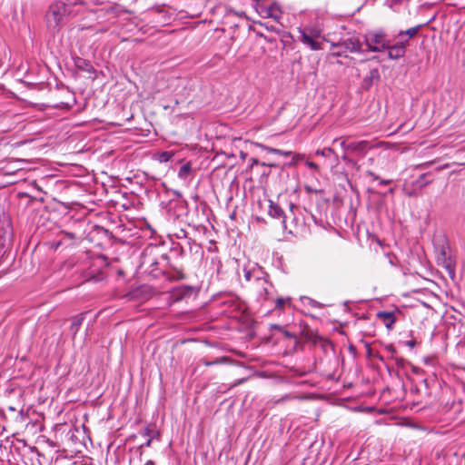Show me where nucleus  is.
Wrapping results in <instances>:
<instances>
[{
  "label": "nucleus",
  "instance_id": "obj_15",
  "mask_svg": "<svg viewBox=\"0 0 465 465\" xmlns=\"http://www.w3.org/2000/svg\"><path fill=\"white\" fill-rule=\"evenodd\" d=\"M420 27H421V25H417V26L411 27L404 31H400L398 34V37L401 38L403 35H408L410 38H412L417 35Z\"/></svg>",
  "mask_w": 465,
  "mask_h": 465
},
{
  "label": "nucleus",
  "instance_id": "obj_16",
  "mask_svg": "<svg viewBox=\"0 0 465 465\" xmlns=\"http://www.w3.org/2000/svg\"><path fill=\"white\" fill-rule=\"evenodd\" d=\"M227 361H228V359L226 357H221V358H218L212 361L203 359V360H201V362L204 366L209 367V366H213V365H216V364L225 363V362H227Z\"/></svg>",
  "mask_w": 465,
  "mask_h": 465
},
{
  "label": "nucleus",
  "instance_id": "obj_37",
  "mask_svg": "<svg viewBox=\"0 0 465 465\" xmlns=\"http://www.w3.org/2000/svg\"><path fill=\"white\" fill-rule=\"evenodd\" d=\"M274 328L277 329V330H282V327L278 326V325H274Z\"/></svg>",
  "mask_w": 465,
  "mask_h": 465
},
{
  "label": "nucleus",
  "instance_id": "obj_23",
  "mask_svg": "<svg viewBox=\"0 0 465 465\" xmlns=\"http://www.w3.org/2000/svg\"><path fill=\"white\" fill-rule=\"evenodd\" d=\"M172 157V154L170 153L164 152L161 155V160L163 161H168Z\"/></svg>",
  "mask_w": 465,
  "mask_h": 465
},
{
  "label": "nucleus",
  "instance_id": "obj_22",
  "mask_svg": "<svg viewBox=\"0 0 465 465\" xmlns=\"http://www.w3.org/2000/svg\"><path fill=\"white\" fill-rule=\"evenodd\" d=\"M370 74H371V78H376V79L380 78V74H379L378 69H372Z\"/></svg>",
  "mask_w": 465,
  "mask_h": 465
},
{
  "label": "nucleus",
  "instance_id": "obj_4",
  "mask_svg": "<svg viewBox=\"0 0 465 465\" xmlns=\"http://www.w3.org/2000/svg\"><path fill=\"white\" fill-rule=\"evenodd\" d=\"M255 8L263 18H272L279 22L282 17V12L280 5L273 0H258Z\"/></svg>",
  "mask_w": 465,
  "mask_h": 465
},
{
  "label": "nucleus",
  "instance_id": "obj_6",
  "mask_svg": "<svg viewBox=\"0 0 465 465\" xmlns=\"http://www.w3.org/2000/svg\"><path fill=\"white\" fill-rule=\"evenodd\" d=\"M159 259L167 260V255H158L153 249H146L143 252L142 266L145 267L146 269H151V271L153 272V270L157 269V265L159 264Z\"/></svg>",
  "mask_w": 465,
  "mask_h": 465
},
{
  "label": "nucleus",
  "instance_id": "obj_36",
  "mask_svg": "<svg viewBox=\"0 0 465 465\" xmlns=\"http://www.w3.org/2000/svg\"><path fill=\"white\" fill-rule=\"evenodd\" d=\"M425 177V174H421L419 178V182L421 181Z\"/></svg>",
  "mask_w": 465,
  "mask_h": 465
},
{
  "label": "nucleus",
  "instance_id": "obj_32",
  "mask_svg": "<svg viewBox=\"0 0 465 465\" xmlns=\"http://www.w3.org/2000/svg\"><path fill=\"white\" fill-rule=\"evenodd\" d=\"M390 183H391L390 180H381V183H383V184H388Z\"/></svg>",
  "mask_w": 465,
  "mask_h": 465
},
{
  "label": "nucleus",
  "instance_id": "obj_5",
  "mask_svg": "<svg viewBox=\"0 0 465 465\" xmlns=\"http://www.w3.org/2000/svg\"><path fill=\"white\" fill-rule=\"evenodd\" d=\"M331 48H343L347 53H361L362 48L361 42L355 36L343 38L338 43L331 42Z\"/></svg>",
  "mask_w": 465,
  "mask_h": 465
},
{
  "label": "nucleus",
  "instance_id": "obj_27",
  "mask_svg": "<svg viewBox=\"0 0 465 465\" xmlns=\"http://www.w3.org/2000/svg\"><path fill=\"white\" fill-rule=\"evenodd\" d=\"M386 350L388 351L391 352V353L396 351V350H395V348H394V346L392 344H390V345L386 346Z\"/></svg>",
  "mask_w": 465,
  "mask_h": 465
},
{
  "label": "nucleus",
  "instance_id": "obj_11",
  "mask_svg": "<svg viewBox=\"0 0 465 465\" xmlns=\"http://www.w3.org/2000/svg\"><path fill=\"white\" fill-rule=\"evenodd\" d=\"M388 57L391 60H396L401 58L405 55V51L402 50V45H391L389 42L388 47Z\"/></svg>",
  "mask_w": 465,
  "mask_h": 465
},
{
  "label": "nucleus",
  "instance_id": "obj_29",
  "mask_svg": "<svg viewBox=\"0 0 465 465\" xmlns=\"http://www.w3.org/2000/svg\"><path fill=\"white\" fill-rule=\"evenodd\" d=\"M407 346L411 347V348H413L415 346V341H408L406 342Z\"/></svg>",
  "mask_w": 465,
  "mask_h": 465
},
{
  "label": "nucleus",
  "instance_id": "obj_25",
  "mask_svg": "<svg viewBox=\"0 0 465 465\" xmlns=\"http://www.w3.org/2000/svg\"><path fill=\"white\" fill-rule=\"evenodd\" d=\"M395 45H402V50H406V46L409 45V40H405V41H400L398 43H396Z\"/></svg>",
  "mask_w": 465,
  "mask_h": 465
},
{
  "label": "nucleus",
  "instance_id": "obj_34",
  "mask_svg": "<svg viewBox=\"0 0 465 465\" xmlns=\"http://www.w3.org/2000/svg\"><path fill=\"white\" fill-rule=\"evenodd\" d=\"M244 381H245L244 379H242V380H240L238 382L234 383V384H233V386H236V385H238V384H240V383L243 382Z\"/></svg>",
  "mask_w": 465,
  "mask_h": 465
},
{
  "label": "nucleus",
  "instance_id": "obj_2",
  "mask_svg": "<svg viewBox=\"0 0 465 465\" xmlns=\"http://www.w3.org/2000/svg\"><path fill=\"white\" fill-rule=\"evenodd\" d=\"M69 15L65 2L62 0L51 4L45 14V22L47 27L57 32L64 24V18Z\"/></svg>",
  "mask_w": 465,
  "mask_h": 465
},
{
  "label": "nucleus",
  "instance_id": "obj_13",
  "mask_svg": "<svg viewBox=\"0 0 465 465\" xmlns=\"http://www.w3.org/2000/svg\"><path fill=\"white\" fill-rule=\"evenodd\" d=\"M83 321H84V316L83 314H79L75 317L73 318L72 320V323H71V327H70V331L73 334V336L74 337L75 334L77 333V331H79L82 323H83Z\"/></svg>",
  "mask_w": 465,
  "mask_h": 465
},
{
  "label": "nucleus",
  "instance_id": "obj_30",
  "mask_svg": "<svg viewBox=\"0 0 465 465\" xmlns=\"http://www.w3.org/2000/svg\"><path fill=\"white\" fill-rule=\"evenodd\" d=\"M283 334L288 338H293L294 336L287 331H283Z\"/></svg>",
  "mask_w": 465,
  "mask_h": 465
},
{
  "label": "nucleus",
  "instance_id": "obj_33",
  "mask_svg": "<svg viewBox=\"0 0 465 465\" xmlns=\"http://www.w3.org/2000/svg\"><path fill=\"white\" fill-rule=\"evenodd\" d=\"M252 164H258L259 163V161L255 158L252 159Z\"/></svg>",
  "mask_w": 465,
  "mask_h": 465
},
{
  "label": "nucleus",
  "instance_id": "obj_31",
  "mask_svg": "<svg viewBox=\"0 0 465 465\" xmlns=\"http://www.w3.org/2000/svg\"><path fill=\"white\" fill-rule=\"evenodd\" d=\"M369 174L375 180H378L379 179V176L378 175H375L372 172H370Z\"/></svg>",
  "mask_w": 465,
  "mask_h": 465
},
{
  "label": "nucleus",
  "instance_id": "obj_12",
  "mask_svg": "<svg viewBox=\"0 0 465 465\" xmlns=\"http://www.w3.org/2000/svg\"><path fill=\"white\" fill-rule=\"evenodd\" d=\"M257 147L261 148L262 150L267 152V153H275V154H280V155H282V156H290L292 154V151H284V150H281V149H276V148H272V147H270V146H267L265 144H262V143H255Z\"/></svg>",
  "mask_w": 465,
  "mask_h": 465
},
{
  "label": "nucleus",
  "instance_id": "obj_20",
  "mask_svg": "<svg viewBox=\"0 0 465 465\" xmlns=\"http://www.w3.org/2000/svg\"><path fill=\"white\" fill-rule=\"evenodd\" d=\"M338 50L337 51H333L330 54V56H333V57H336V56H347V52H344V49L343 48H337Z\"/></svg>",
  "mask_w": 465,
  "mask_h": 465
},
{
  "label": "nucleus",
  "instance_id": "obj_39",
  "mask_svg": "<svg viewBox=\"0 0 465 465\" xmlns=\"http://www.w3.org/2000/svg\"><path fill=\"white\" fill-rule=\"evenodd\" d=\"M338 141H340V139L336 138V139L333 140V143H336Z\"/></svg>",
  "mask_w": 465,
  "mask_h": 465
},
{
  "label": "nucleus",
  "instance_id": "obj_9",
  "mask_svg": "<svg viewBox=\"0 0 465 465\" xmlns=\"http://www.w3.org/2000/svg\"><path fill=\"white\" fill-rule=\"evenodd\" d=\"M395 314V312H378L376 317L382 322L388 330H391L397 321Z\"/></svg>",
  "mask_w": 465,
  "mask_h": 465
},
{
  "label": "nucleus",
  "instance_id": "obj_7",
  "mask_svg": "<svg viewBox=\"0 0 465 465\" xmlns=\"http://www.w3.org/2000/svg\"><path fill=\"white\" fill-rule=\"evenodd\" d=\"M300 40L302 44L308 45L312 50L322 49V43L316 39L314 35L309 34L307 31H301Z\"/></svg>",
  "mask_w": 465,
  "mask_h": 465
},
{
  "label": "nucleus",
  "instance_id": "obj_35",
  "mask_svg": "<svg viewBox=\"0 0 465 465\" xmlns=\"http://www.w3.org/2000/svg\"><path fill=\"white\" fill-rule=\"evenodd\" d=\"M145 465H154V462L152 460H148Z\"/></svg>",
  "mask_w": 465,
  "mask_h": 465
},
{
  "label": "nucleus",
  "instance_id": "obj_18",
  "mask_svg": "<svg viewBox=\"0 0 465 465\" xmlns=\"http://www.w3.org/2000/svg\"><path fill=\"white\" fill-rule=\"evenodd\" d=\"M316 154L328 157L331 154L336 155V153L331 147H327L323 148L322 150H317Z\"/></svg>",
  "mask_w": 465,
  "mask_h": 465
},
{
  "label": "nucleus",
  "instance_id": "obj_3",
  "mask_svg": "<svg viewBox=\"0 0 465 465\" xmlns=\"http://www.w3.org/2000/svg\"><path fill=\"white\" fill-rule=\"evenodd\" d=\"M363 41L371 52H383L389 47V40L382 30H371L363 35Z\"/></svg>",
  "mask_w": 465,
  "mask_h": 465
},
{
  "label": "nucleus",
  "instance_id": "obj_21",
  "mask_svg": "<svg viewBox=\"0 0 465 465\" xmlns=\"http://www.w3.org/2000/svg\"><path fill=\"white\" fill-rule=\"evenodd\" d=\"M172 85H175L177 87H184V81L182 79H174L172 83Z\"/></svg>",
  "mask_w": 465,
  "mask_h": 465
},
{
  "label": "nucleus",
  "instance_id": "obj_14",
  "mask_svg": "<svg viewBox=\"0 0 465 465\" xmlns=\"http://www.w3.org/2000/svg\"><path fill=\"white\" fill-rule=\"evenodd\" d=\"M158 432L151 426H147L144 429L143 435L148 437L147 440L143 444L146 447H150L153 439L158 436Z\"/></svg>",
  "mask_w": 465,
  "mask_h": 465
},
{
  "label": "nucleus",
  "instance_id": "obj_28",
  "mask_svg": "<svg viewBox=\"0 0 465 465\" xmlns=\"http://www.w3.org/2000/svg\"><path fill=\"white\" fill-rule=\"evenodd\" d=\"M348 143H346V141H341V148H343L345 151H348V152H349V149H348Z\"/></svg>",
  "mask_w": 465,
  "mask_h": 465
},
{
  "label": "nucleus",
  "instance_id": "obj_17",
  "mask_svg": "<svg viewBox=\"0 0 465 465\" xmlns=\"http://www.w3.org/2000/svg\"><path fill=\"white\" fill-rule=\"evenodd\" d=\"M291 300L289 298H277L275 300V309L282 311L286 304H290Z\"/></svg>",
  "mask_w": 465,
  "mask_h": 465
},
{
  "label": "nucleus",
  "instance_id": "obj_8",
  "mask_svg": "<svg viewBox=\"0 0 465 465\" xmlns=\"http://www.w3.org/2000/svg\"><path fill=\"white\" fill-rule=\"evenodd\" d=\"M372 146L368 141L351 142L348 143L349 152L363 156Z\"/></svg>",
  "mask_w": 465,
  "mask_h": 465
},
{
  "label": "nucleus",
  "instance_id": "obj_38",
  "mask_svg": "<svg viewBox=\"0 0 465 465\" xmlns=\"http://www.w3.org/2000/svg\"><path fill=\"white\" fill-rule=\"evenodd\" d=\"M428 183H429V182L421 183V186H424V185H426Z\"/></svg>",
  "mask_w": 465,
  "mask_h": 465
},
{
  "label": "nucleus",
  "instance_id": "obj_26",
  "mask_svg": "<svg viewBox=\"0 0 465 465\" xmlns=\"http://www.w3.org/2000/svg\"><path fill=\"white\" fill-rule=\"evenodd\" d=\"M64 236L68 239L74 240L75 234L74 232H64Z\"/></svg>",
  "mask_w": 465,
  "mask_h": 465
},
{
  "label": "nucleus",
  "instance_id": "obj_10",
  "mask_svg": "<svg viewBox=\"0 0 465 465\" xmlns=\"http://www.w3.org/2000/svg\"><path fill=\"white\" fill-rule=\"evenodd\" d=\"M268 213L273 218L282 219V223H285V216L282 209L272 201H269Z\"/></svg>",
  "mask_w": 465,
  "mask_h": 465
},
{
  "label": "nucleus",
  "instance_id": "obj_19",
  "mask_svg": "<svg viewBox=\"0 0 465 465\" xmlns=\"http://www.w3.org/2000/svg\"><path fill=\"white\" fill-rule=\"evenodd\" d=\"M190 171H191L190 165L184 164L180 168V170L178 172V176L182 179H185L188 176Z\"/></svg>",
  "mask_w": 465,
  "mask_h": 465
},
{
  "label": "nucleus",
  "instance_id": "obj_1",
  "mask_svg": "<svg viewBox=\"0 0 465 465\" xmlns=\"http://www.w3.org/2000/svg\"><path fill=\"white\" fill-rule=\"evenodd\" d=\"M434 251L436 254L437 264L446 270L450 279L455 278L456 262L452 257L450 250L443 237L434 242Z\"/></svg>",
  "mask_w": 465,
  "mask_h": 465
},
{
  "label": "nucleus",
  "instance_id": "obj_24",
  "mask_svg": "<svg viewBox=\"0 0 465 465\" xmlns=\"http://www.w3.org/2000/svg\"><path fill=\"white\" fill-rule=\"evenodd\" d=\"M306 164L311 169L319 170V165L313 162H307Z\"/></svg>",
  "mask_w": 465,
  "mask_h": 465
}]
</instances>
